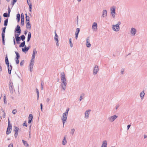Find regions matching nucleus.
Listing matches in <instances>:
<instances>
[{
  "label": "nucleus",
  "mask_w": 147,
  "mask_h": 147,
  "mask_svg": "<svg viewBox=\"0 0 147 147\" xmlns=\"http://www.w3.org/2000/svg\"><path fill=\"white\" fill-rule=\"evenodd\" d=\"M136 31V30L134 28H132L131 29V33L132 34V35H135Z\"/></svg>",
  "instance_id": "dca6fc26"
},
{
  "label": "nucleus",
  "mask_w": 147,
  "mask_h": 147,
  "mask_svg": "<svg viewBox=\"0 0 147 147\" xmlns=\"http://www.w3.org/2000/svg\"><path fill=\"white\" fill-rule=\"evenodd\" d=\"M15 32L18 33L17 34H16L15 35V37L16 39V41L17 44H19L20 43L19 42L21 40L20 37L19 36L21 32V30L20 29V26L19 25H17L15 28Z\"/></svg>",
  "instance_id": "f257e3e1"
},
{
  "label": "nucleus",
  "mask_w": 147,
  "mask_h": 147,
  "mask_svg": "<svg viewBox=\"0 0 147 147\" xmlns=\"http://www.w3.org/2000/svg\"><path fill=\"white\" fill-rule=\"evenodd\" d=\"M67 115H67V114H65L63 113V116L62 117L61 120L62 121L63 124V127H64V124L65 123V122L67 119Z\"/></svg>",
  "instance_id": "0eeeda50"
},
{
  "label": "nucleus",
  "mask_w": 147,
  "mask_h": 147,
  "mask_svg": "<svg viewBox=\"0 0 147 147\" xmlns=\"http://www.w3.org/2000/svg\"><path fill=\"white\" fill-rule=\"evenodd\" d=\"M43 85L44 82H42L41 84V89L42 90L43 89Z\"/></svg>",
  "instance_id": "3c124183"
},
{
  "label": "nucleus",
  "mask_w": 147,
  "mask_h": 147,
  "mask_svg": "<svg viewBox=\"0 0 147 147\" xmlns=\"http://www.w3.org/2000/svg\"><path fill=\"white\" fill-rule=\"evenodd\" d=\"M8 22V19L7 18L5 20L4 23V26H7Z\"/></svg>",
  "instance_id": "473e14b6"
},
{
  "label": "nucleus",
  "mask_w": 147,
  "mask_h": 147,
  "mask_svg": "<svg viewBox=\"0 0 147 147\" xmlns=\"http://www.w3.org/2000/svg\"><path fill=\"white\" fill-rule=\"evenodd\" d=\"M8 13L10 14V12H11V10H10V8L9 7H8Z\"/></svg>",
  "instance_id": "052dcab7"
},
{
  "label": "nucleus",
  "mask_w": 147,
  "mask_h": 147,
  "mask_svg": "<svg viewBox=\"0 0 147 147\" xmlns=\"http://www.w3.org/2000/svg\"><path fill=\"white\" fill-rule=\"evenodd\" d=\"M3 44L5 45V36H2Z\"/></svg>",
  "instance_id": "a19ab883"
},
{
  "label": "nucleus",
  "mask_w": 147,
  "mask_h": 147,
  "mask_svg": "<svg viewBox=\"0 0 147 147\" xmlns=\"http://www.w3.org/2000/svg\"><path fill=\"white\" fill-rule=\"evenodd\" d=\"M92 28L93 29L94 31H96L97 30V23L94 22L92 26Z\"/></svg>",
  "instance_id": "4468645a"
},
{
  "label": "nucleus",
  "mask_w": 147,
  "mask_h": 147,
  "mask_svg": "<svg viewBox=\"0 0 147 147\" xmlns=\"http://www.w3.org/2000/svg\"><path fill=\"white\" fill-rule=\"evenodd\" d=\"M69 42L70 44V46L71 47H73V44L71 42V38H70L69 39Z\"/></svg>",
  "instance_id": "a18cd8bd"
},
{
  "label": "nucleus",
  "mask_w": 147,
  "mask_h": 147,
  "mask_svg": "<svg viewBox=\"0 0 147 147\" xmlns=\"http://www.w3.org/2000/svg\"><path fill=\"white\" fill-rule=\"evenodd\" d=\"M32 5L31 3H30V5H29V11L31 12H32Z\"/></svg>",
  "instance_id": "58836bf2"
},
{
  "label": "nucleus",
  "mask_w": 147,
  "mask_h": 147,
  "mask_svg": "<svg viewBox=\"0 0 147 147\" xmlns=\"http://www.w3.org/2000/svg\"><path fill=\"white\" fill-rule=\"evenodd\" d=\"M121 24V22H120L117 23V24L116 25H113L112 26V28L113 30L117 32L119 31L120 29L119 25Z\"/></svg>",
  "instance_id": "f03ea898"
},
{
  "label": "nucleus",
  "mask_w": 147,
  "mask_h": 147,
  "mask_svg": "<svg viewBox=\"0 0 147 147\" xmlns=\"http://www.w3.org/2000/svg\"><path fill=\"white\" fill-rule=\"evenodd\" d=\"M61 81L63 80H66L64 72H61Z\"/></svg>",
  "instance_id": "ddd939ff"
},
{
  "label": "nucleus",
  "mask_w": 147,
  "mask_h": 147,
  "mask_svg": "<svg viewBox=\"0 0 147 147\" xmlns=\"http://www.w3.org/2000/svg\"><path fill=\"white\" fill-rule=\"evenodd\" d=\"M23 126H25L26 127H27V124L26 123V121H25L24 123H23Z\"/></svg>",
  "instance_id": "5fc2aeb1"
},
{
  "label": "nucleus",
  "mask_w": 147,
  "mask_h": 147,
  "mask_svg": "<svg viewBox=\"0 0 147 147\" xmlns=\"http://www.w3.org/2000/svg\"><path fill=\"white\" fill-rule=\"evenodd\" d=\"M16 19L18 22H19L20 21V15L19 13H18L16 15Z\"/></svg>",
  "instance_id": "393cba45"
},
{
  "label": "nucleus",
  "mask_w": 147,
  "mask_h": 147,
  "mask_svg": "<svg viewBox=\"0 0 147 147\" xmlns=\"http://www.w3.org/2000/svg\"><path fill=\"white\" fill-rule=\"evenodd\" d=\"M118 117V116L116 115H114L109 117L108 118V119L109 121L111 122H113Z\"/></svg>",
  "instance_id": "6e6552de"
},
{
  "label": "nucleus",
  "mask_w": 147,
  "mask_h": 147,
  "mask_svg": "<svg viewBox=\"0 0 147 147\" xmlns=\"http://www.w3.org/2000/svg\"><path fill=\"white\" fill-rule=\"evenodd\" d=\"M98 71V66L96 65L95 66L93 69V74H96Z\"/></svg>",
  "instance_id": "9b49d317"
},
{
  "label": "nucleus",
  "mask_w": 147,
  "mask_h": 147,
  "mask_svg": "<svg viewBox=\"0 0 147 147\" xmlns=\"http://www.w3.org/2000/svg\"><path fill=\"white\" fill-rule=\"evenodd\" d=\"M25 15H26V22H30V17L29 16L27 15L26 13L25 14Z\"/></svg>",
  "instance_id": "c85d7f7f"
},
{
  "label": "nucleus",
  "mask_w": 147,
  "mask_h": 147,
  "mask_svg": "<svg viewBox=\"0 0 147 147\" xmlns=\"http://www.w3.org/2000/svg\"><path fill=\"white\" fill-rule=\"evenodd\" d=\"M69 108L67 109L66 110V111L64 113H65V114H67V115H68V111H69Z\"/></svg>",
  "instance_id": "864d4df0"
},
{
  "label": "nucleus",
  "mask_w": 147,
  "mask_h": 147,
  "mask_svg": "<svg viewBox=\"0 0 147 147\" xmlns=\"http://www.w3.org/2000/svg\"><path fill=\"white\" fill-rule=\"evenodd\" d=\"M33 119V116L32 115V114H30L29 115V117H28V123H30L32 120Z\"/></svg>",
  "instance_id": "a211bd4d"
},
{
  "label": "nucleus",
  "mask_w": 147,
  "mask_h": 147,
  "mask_svg": "<svg viewBox=\"0 0 147 147\" xmlns=\"http://www.w3.org/2000/svg\"><path fill=\"white\" fill-rule=\"evenodd\" d=\"M6 95L5 94H4V97H3V99H4V102L5 104H7V101L6 100Z\"/></svg>",
  "instance_id": "c9c22d12"
},
{
  "label": "nucleus",
  "mask_w": 147,
  "mask_h": 147,
  "mask_svg": "<svg viewBox=\"0 0 147 147\" xmlns=\"http://www.w3.org/2000/svg\"><path fill=\"white\" fill-rule=\"evenodd\" d=\"M17 1V0H12L11 3V5L12 6L14 5Z\"/></svg>",
  "instance_id": "ea45409f"
},
{
  "label": "nucleus",
  "mask_w": 147,
  "mask_h": 147,
  "mask_svg": "<svg viewBox=\"0 0 147 147\" xmlns=\"http://www.w3.org/2000/svg\"><path fill=\"white\" fill-rule=\"evenodd\" d=\"M12 130V125L11 124L10 121L9 119L8 120V126L7 128L6 133L7 135L10 134Z\"/></svg>",
  "instance_id": "7ed1b4c3"
},
{
  "label": "nucleus",
  "mask_w": 147,
  "mask_h": 147,
  "mask_svg": "<svg viewBox=\"0 0 147 147\" xmlns=\"http://www.w3.org/2000/svg\"><path fill=\"white\" fill-rule=\"evenodd\" d=\"M86 45L87 47L89 48V47H90L91 46V45L89 42H86Z\"/></svg>",
  "instance_id": "f704fd0d"
},
{
  "label": "nucleus",
  "mask_w": 147,
  "mask_h": 147,
  "mask_svg": "<svg viewBox=\"0 0 147 147\" xmlns=\"http://www.w3.org/2000/svg\"><path fill=\"white\" fill-rule=\"evenodd\" d=\"M6 28V26H5V27L2 28V36H5V32Z\"/></svg>",
  "instance_id": "5701e85b"
},
{
  "label": "nucleus",
  "mask_w": 147,
  "mask_h": 147,
  "mask_svg": "<svg viewBox=\"0 0 147 147\" xmlns=\"http://www.w3.org/2000/svg\"><path fill=\"white\" fill-rule=\"evenodd\" d=\"M130 126H131V125L130 124H129V125H127V129L128 130Z\"/></svg>",
  "instance_id": "e2e57ef3"
},
{
  "label": "nucleus",
  "mask_w": 147,
  "mask_h": 147,
  "mask_svg": "<svg viewBox=\"0 0 147 147\" xmlns=\"http://www.w3.org/2000/svg\"><path fill=\"white\" fill-rule=\"evenodd\" d=\"M17 112V110L16 109H14L13 110V111H12V113L14 115L15 114H16V113Z\"/></svg>",
  "instance_id": "49530a36"
},
{
  "label": "nucleus",
  "mask_w": 147,
  "mask_h": 147,
  "mask_svg": "<svg viewBox=\"0 0 147 147\" xmlns=\"http://www.w3.org/2000/svg\"><path fill=\"white\" fill-rule=\"evenodd\" d=\"M19 58H15V60L16 61V63L17 64L19 63Z\"/></svg>",
  "instance_id": "09e8293b"
},
{
  "label": "nucleus",
  "mask_w": 147,
  "mask_h": 147,
  "mask_svg": "<svg viewBox=\"0 0 147 147\" xmlns=\"http://www.w3.org/2000/svg\"><path fill=\"white\" fill-rule=\"evenodd\" d=\"M24 20H21V25L23 26L24 25Z\"/></svg>",
  "instance_id": "603ef678"
},
{
  "label": "nucleus",
  "mask_w": 147,
  "mask_h": 147,
  "mask_svg": "<svg viewBox=\"0 0 147 147\" xmlns=\"http://www.w3.org/2000/svg\"><path fill=\"white\" fill-rule=\"evenodd\" d=\"M40 109L41 111H42V107L43 105L42 103H40Z\"/></svg>",
  "instance_id": "6e6d98bb"
},
{
  "label": "nucleus",
  "mask_w": 147,
  "mask_h": 147,
  "mask_svg": "<svg viewBox=\"0 0 147 147\" xmlns=\"http://www.w3.org/2000/svg\"><path fill=\"white\" fill-rule=\"evenodd\" d=\"M37 53V51H36V49H34L33 50V52L32 55L34 56H35V54H36Z\"/></svg>",
  "instance_id": "72a5a7b5"
},
{
  "label": "nucleus",
  "mask_w": 147,
  "mask_h": 147,
  "mask_svg": "<svg viewBox=\"0 0 147 147\" xmlns=\"http://www.w3.org/2000/svg\"><path fill=\"white\" fill-rule=\"evenodd\" d=\"M107 142L106 140H105L102 142V144L101 147H107Z\"/></svg>",
  "instance_id": "4be33fe9"
},
{
  "label": "nucleus",
  "mask_w": 147,
  "mask_h": 147,
  "mask_svg": "<svg viewBox=\"0 0 147 147\" xmlns=\"http://www.w3.org/2000/svg\"><path fill=\"white\" fill-rule=\"evenodd\" d=\"M66 81V80H62V83L61 85V86L64 90L66 88V86L67 84Z\"/></svg>",
  "instance_id": "9d476101"
},
{
  "label": "nucleus",
  "mask_w": 147,
  "mask_h": 147,
  "mask_svg": "<svg viewBox=\"0 0 147 147\" xmlns=\"http://www.w3.org/2000/svg\"><path fill=\"white\" fill-rule=\"evenodd\" d=\"M67 141L66 140V138L65 137H64L63 139V140L62 144L63 145H65L67 143Z\"/></svg>",
  "instance_id": "cd10ccee"
},
{
  "label": "nucleus",
  "mask_w": 147,
  "mask_h": 147,
  "mask_svg": "<svg viewBox=\"0 0 147 147\" xmlns=\"http://www.w3.org/2000/svg\"><path fill=\"white\" fill-rule=\"evenodd\" d=\"M107 11L106 10L104 9L103 11L102 14V16L103 17H105L107 16Z\"/></svg>",
  "instance_id": "412c9836"
},
{
  "label": "nucleus",
  "mask_w": 147,
  "mask_h": 147,
  "mask_svg": "<svg viewBox=\"0 0 147 147\" xmlns=\"http://www.w3.org/2000/svg\"><path fill=\"white\" fill-rule=\"evenodd\" d=\"M55 37H54V39L56 41H59V40H58L59 36L56 33V31H55Z\"/></svg>",
  "instance_id": "6ab92c4d"
},
{
  "label": "nucleus",
  "mask_w": 147,
  "mask_h": 147,
  "mask_svg": "<svg viewBox=\"0 0 147 147\" xmlns=\"http://www.w3.org/2000/svg\"><path fill=\"white\" fill-rule=\"evenodd\" d=\"M82 99H83V97H82V96H80V101H81L82 100Z\"/></svg>",
  "instance_id": "69168bd1"
},
{
  "label": "nucleus",
  "mask_w": 147,
  "mask_h": 147,
  "mask_svg": "<svg viewBox=\"0 0 147 147\" xmlns=\"http://www.w3.org/2000/svg\"><path fill=\"white\" fill-rule=\"evenodd\" d=\"M24 63V60H22L20 62V66H22L23 65Z\"/></svg>",
  "instance_id": "de8ad7c7"
},
{
  "label": "nucleus",
  "mask_w": 147,
  "mask_h": 147,
  "mask_svg": "<svg viewBox=\"0 0 147 147\" xmlns=\"http://www.w3.org/2000/svg\"><path fill=\"white\" fill-rule=\"evenodd\" d=\"M30 46H29L27 47L26 46L24 48H22V50L23 52H26L30 48Z\"/></svg>",
  "instance_id": "2eb2a0df"
},
{
  "label": "nucleus",
  "mask_w": 147,
  "mask_h": 147,
  "mask_svg": "<svg viewBox=\"0 0 147 147\" xmlns=\"http://www.w3.org/2000/svg\"><path fill=\"white\" fill-rule=\"evenodd\" d=\"M80 31V28H77L76 29V31L75 32V34H78Z\"/></svg>",
  "instance_id": "c03bdc74"
},
{
  "label": "nucleus",
  "mask_w": 147,
  "mask_h": 147,
  "mask_svg": "<svg viewBox=\"0 0 147 147\" xmlns=\"http://www.w3.org/2000/svg\"><path fill=\"white\" fill-rule=\"evenodd\" d=\"M90 111V110H88L85 112V117L86 118L88 119V118Z\"/></svg>",
  "instance_id": "f8f14e48"
},
{
  "label": "nucleus",
  "mask_w": 147,
  "mask_h": 147,
  "mask_svg": "<svg viewBox=\"0 0 147 147\" xmlns=\"http://www.w3.org/2000/svg\"><path fill=\"white\" fill-rule=\"evenodd\" d=\"M34 63V59H31L29 65L30 71L31 72H32V68L33 67Z\"/></svg>",
  "instance_id": "423d86ee"
},
{
  "label": "nucleus",
  "mask_w": 147,
  "mask_h": 147,
  "mask_svg": "<svg viewBox=\"0 0 147 147\" xmlns=\"http://www.w3.org/2000/svg\"><path fill=\"white\" fill-rule=\"evenodd\" d=\"M89 40H90L89 37H88L87 38H86V42H89Z\"/></svg>",
  "instance_id": "bf43d9fd"
},
{
  "label": "nucleus",
  "mask_w": 147,
  "mask_h": 147,
  "mask_svg": "<svg viewBox=\"0 0 147 147\" xmlns=\"http://www.w3.org/2000/svg\"><path fill=\"white\" fill-rule=\"evenodd\" d=\"M115 9L116 7L115 6H113L111 7L110 9L112 16L114 18L115 17Z\"/></svg>",
  "instance_id": "39448f33"
},
{
  "label": "nucleus",
  "mask_w": 147,
  "mask_h": 147,
  "mask_svg": "<svg viewBox=\"0 0 147 147\" xmlns=\"http://www.w3.org/2000/svg\"><path fill=\"white\" fill-rule=\"evenodd\" d=\"M19 130L18 127H16V126H14V129L13 131L15 132L14 136L16 138H17V136L18 135V132Z\"/></svg>",
  "instance_id": "1a4fd4ad"
},
{
  "label": "nucleus",
  "mask_w": 147,
  "mask_h": 147,
  "mask_svg": "<svg viewBox=\"0 0 147 147\" xmlns=\"http://www.w3.org/2000/svg\"><path fill=\"white\" fill-rule=\"evenodd\" d=\"M144 95L145 93L144 91H143L140 92V96L142 99H143Z\"/></svg>",
  "instance_id": "b1692460"
},
{
  "label": "nucleus",
  "mask_w": 147,
  "mask_h": 147,
  "mask_svg": "<svg viewBox=\"0 0 147 147\" xmlns=\"http://www.w3.org/2000/svg\"><path fill=\"white\" fill-rule=\"evenodd\" d=\"M5 112H4V114L3 115V117L4 118H5Z\"/></svg>",
  "instance_id": "338daca9"
},
{
  "label": "nucleus",
  "mask_w": 147,
  "mask_h": 147,
  "mask_svg": "<svg viewBox=\"0 0 147 147\" xmlns=\"http://www.w3.org/2000/svg\"><path fill=\"white\" fill-rule=\"evenodd\" d=\"M28 32V31L27 30H25L24 32V34H25V35H26V34H27V33Z\"/></svg>",
  "instance_id": "774afa93"
},
{
  "label": "nucleus",
  "mask_w": 147,
  "mask_h": 147,
  "mask_svg": "<svg viewBox=\"0 0 147 147\" xmlns=\"http://www.w3.org/2000/svg\"><path fill=\"white\" fill-rule=\"evenodd\" d=\"M124 71L123 69H122L121 71V73L122 74H124Z\"/></svg>",
  "instance_id": "13d9d810"
},
{
  "label": "nucleus",
  "mask_w": 147,
  "mask_h": 147,
  "mask_svg": "<svg viewBox=\"0 0 147 147\" xmlns=\"http://www.w3.org/2000/svg\"><path fill=\"white\" fill-rule=\"evenodd\" d=\"M26 27L27 29L29 28V29H31V26L30 24V22H26Z\"/></svg>",
  "instance_id": "aec40b11"
},
{
  "label": "nucleus",
  "mask_w": 147,
  "mask_h": 147,
  "mask_svg": "<svg viewBox=\"0 0 147 147\" xmlns=\"http://www.w3.org/2000/svg\"><path fill=\"white\" fill-rule=\"evenodd\" d=\"M36 93H37V100H38L39 98V92L38 91V90L37 88H36Z\"/></svg>",
  "instance_id": "4c0bfd02"
},
{
  "label": "nucleus",
  "mask_w": 147,
  "mask_h": 147,
  "mask_svg": "<svg viewBox=\"0 0 147 147\" xmlns=\"http://www.w3.org/2000/svg\"><path fill=\"white\" fill-rule=\"evenodd\" d=\"M21 20H24V17L23 13H22L21 14Z\"/></svg>",
  "instance_id": "79ce46f5"
},
{
  "label": "nucleus",
  "mask_w": 147,
  "mask_h": 147,
  "mask_svg": "<svg viewBox=\"0 0 147 147\" xmlns=\"http://www.w3.org/2000/svg\"><path fill=\"white\" fill-rule=\"evenodd\" d=\"M15 53L16 55L15 58H19L20 57V56L19 53L16 51H15Z\"/></svg>",
  "instance_id": "2f4dec72"
},
{
  "label": "nucleus",
  "mask_w": 147,
  "mask_h": 147,
  "mask_svg": "<svg viewBox=\"0 0 147 147\" xmlns=\"http://www.w3.org/2000/svg\"><path fill=\"white\" fill-rule=\"evenodd\" d=\"M20 38L22 41H24L25 38V37L24 35H23L20 36Z\"/></svg>",
  "instance_id": "e433bc0d"
},
{
  "label": "nucleus",
  "mask_w": 147,
  "mask_h": 147,
  "mask_svg": "<svg viewBox=\"0 0 147 147\" xmlns=\"http://www.w3.org/2000/svg\"><path fill=\"white\" fill-rule=\"evenodd\" d=\"M50 99L49 98H47V100H46V102H47V103H48L49 102V101H50Z\"/></svg>",
  "instance_id": "680f3d73"
},
{
  "label": "nucleus",
  "mask_w": 147,
  "mask_h": 147,
  "mask_svg": "<svg viewBox=\"0 0 147 147\" xmlns=\"http://www.w3.org/2000/svg\"><path fill=\"white\" fill-rule=\"evenodd\" d=\"M31 38V34L30 32H29L28 36V39L30 38V39Z\"/></svg>",
  "instance_id": "8fccbe9b"
},
{
  "label": "nucleus",
  "mask_w": 147,
  "mask_h": 147,
  "mask_svg": "<svg viewBox=\"0 0 147 147\" xmlns=\"http://www.w3.org/2000/svg\"><path fill=\"white\" fill-rule=\"evenodd\" d=\"M25 42L24 41H23L19 46L20 47H24L25 46Z\"/></svg>",
  "instance_id": "c756f323"
},
{
  "label": "nucleus",
  "mask_w": 147,
  "mask_h": 147,
  "mask_svg": "<svg viewBox=\"0 0 147 147\" xmlns=\"http://www.w3.org/2000/svg\"><path fill=\"white\" fill-rule=\"evenodd\" d=\"M22 142L25 146L26 147H29V145L26 141L22 140Z\"/></svg>",
  "instance_id": "a878e982"
},
{
  "label": "nucleus",
  "mask_w": 147,
  "mask_h": 147,
  "mask_svg": "<svg viewBox=\"0 0 147 147\" xmlns=\"http://www.w3.org/2000/svg\"><path fill=\"white\" fill-rule=\"evenodd\" d=\"M8 69V72L9 74H11V71L12 70V66L11 65H9V64L7 65Z\"/></svg>",
  "instance_id": "f3484780"
},
{
  "label": "nucleus",
  "mask_w": 147,
  "mask_h": 147,
  "mask_svg": "<svg viewBox=\"0 0 147 147\" xmlns=\"http://www.w3.org/2000/svg\"><path fill=\"white\" fill-rule=\"evenodd\" d=\"M9 88L10 92L11 93H13L14 89V87L12 82H9Z\"/></svg>",
  "instance_id": "20e7f679"
},
{
  "label": "nucleus",
  "mask_w": 147,
  "mask_h": 147,
  "mask_svg": "<svg viewBox=\"0 0 147 147\" xmlns=\"http://www.w3.org/2000/svg\"><path fill=\"white\" fill-rule=\"evenodd\" d=\"M9 16L10 14L9 13H5L3 14V16L5 17H9Z\"/></svg>",
  "instance_id": "7c9ffc66"
},
{
  "label": "nucleus",
  "mask_w": 147,
  "mask_h": 147,
  "mask_svg": "<svg viewBox=\"0 0 147 147\" xmlns=\"http://www.w3.org/2000/svg\"><path fill=\"white\" fill-rule=\"evenodd\" d=\"M5 63L7 65L9 64V60L7 55H6V57H5Z\"/></svg>",
  "instance_id": "bb28decb"
},
{
  "label": "nucleus",
  "mask_w": 147,
  "mask_h": 147,
  "mask_svg": "<svg viewBox=\"0 0 147 147\" xmlns=\"http://www.w3.org/2000/svg\"><path fill=\"white\" fill-rule=\"evenodd\" d=\"M75 131V129L74 128L72 129L70 132V133L72 134V135H73Z\"/></svg>",
  "instance_id": "37998d69"
},
{
  "label": "nucleus",
  "mask_w": 147,
  "mask_h": 147,
  "mask_svg": "<svg viewBox=\"0 0 147 147\" xmlns=\"http://www.w3.org/2000/svg\"><path fill=\"white\" fill-rule=\"evenodd\" d=\"M78 34H75V35H76L75 38H76V39H77L78 38Z\"/></svg>",
  "instance_id": "0e129e2a"
},
{
  "label": "nucleus",
  "mask_w": 147,
  "mask_h": 147,
  "mask_svg": "<svg viewBox=\"0 0 147 147\" xmlns=\"http://www.w3.org/2000/svg\"><path fill=\"white\" fill-rule=\"evenodd\" d=\"M8 147H13V144L12 143L10 144L8 146Z\"/></svg>",
  "instance_id": "4d7b16f0"
}]
</instances>
